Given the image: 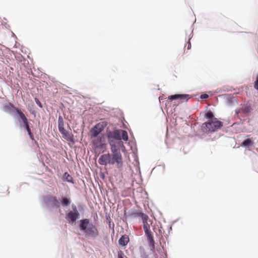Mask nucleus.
Listing matches in <instances>:
<instances>
[{
	"instance_id": "obj_1",
	"label": "nucleus",
	"mask_w": 258,
	"mask_h": 258,
	"mask_svg": "<svg viewBox=\"0 0 258 258\" xmlns=\"http://www.w3.org/2000/svg\"><path fill=\"white\" fill-rule=\"evenodd\" d=\"M205 117L208 120L207 122L203 123L201 126L202 131L206 134H209L216 132L221 128L223 123L216 118L211 110H208L205 114Z\"/></svg>"
},
{
	"instance_id": "obj_7",
	"label": "nucleus",
	"mask_w": 258,
	"mask_h": 258,
	"mask_svg": "<svg viewBox=\"0 0 258 258\" xmlns=\"http://www.w3.org/2000/svg\"><path fill=\"white\" fill-rule=\"evenodd\" d=\"M110 146L111 155L116 159L123 164V160L121 154L120 153V149L124 148V146L122 142H118L116 144H109Z\"/></svg>"
},
{
	"instance_id": "obj_29",
	"label": "nucleus",
	"mask_w": 258,
	"mask_h": 258,
	"mask_svg": "<svg viewBox=\"0 0 258 258\" xmlns=\"http://www.w3.org/2000/svg\"><path fill=\"white\" fill-rule=\"evenodd\" d=\"M35 102L36 104L40 108H42L43 107V105H42V103L40 102V101L39 100V99L38 98H35Z\"/></svg>"
},
{
	"instance_id": "obj_25",
	"label": "nucleus",
	"mask_w": 258,
	"mask_h": 258,
	"mask_svg": "<svg viewBox=\"0 0 258 258\" xmlns=\"http://www.w3.org/2000/svg\"><path fill=\"white\" fill-rule=\"evenodd\" d=\"M168 99L170 101H173L177 99V94L169 96Z\"/></svg>"
},
{
	"instance_id": "obj_2",
	"label": "nucleus",
	"mask_w": 258,
	"mask_h": 258,
	"mask_svg": "<svg viewBox=\"0 0 258 258\" xmlns=\"http://www.w3.org/2000/svg\"><path fill=\"white\" fill-rule=\"evenodd\" d=\"M78 227L86 237L96 238L99 236V231L91 220L83 218L78 221Z\"/></svg>"
},
{
	"instance_id": "obj_3",
	"label": "nucleus",
	"mask_w": 258,
	"mask_h": 258,
	"mask_svg": "<svg viewBox=\"0 0 258 258\" xmlns=\"http://www.w3.org/2000/svg\"><path fill=\"white\" fill-rule=\"evenodd\" d=\"M106 136L109 144L117 143L116 141L122 142L121 140L127 141L128 136L127 132L121 129H118L114 127L112 131L109 127L106 130Z\"/></svg>"
},
{
	"instance_id": "obj_37",
	"label": "nucleus",
	"mask_w": 258,
	"mask_h": 258,
	"mask_svg": "<svg viewBox=\"0 0 258 258\" xmlns=\"http://www.w3.org/2000/svg\"><path fill=\"white\" fill-rule=\"evenodd\" d=\"M109 227H111V224H110V222H109Z\"/></svg>"
},
{
	"instance_id": "obj_36",
	"label": "nucleus",
	"mask_w": 258,
	"mask_h": 258,
	"mask_svg": "<svg viewBox=\"0 0 258 258\" xmlns=\"http://www.w3.org/2000/svg\"><path fill=\"white\" fill-rule=\"evenodd\" d=\"M172 230V225H171L169 228V231L170 230Z\"/></svg>"
},
{
	"instance_id": "obj_20",
	"label": "nucleus",
	"mask_w": 258,
	"mask_h": 258,
	"mask_svg": "<svg viewBox=\"0 0 258 258\" xmlns=\"http://www.w3.org/2000/svg\"><path fill=\"white\" fill-rule=\"evenodd\" d=\"M140 254L141 258H150L149 255L147 254L144 248L140 246L139 248Z\"/></svg>"
},
{
	"instance_id": "obj_17",
	"label": "nucleus",
	"mask_w": 258,
	"mask_h": 258,
	"mask_svg": "<svg viewBox=\"0 0 258 258\" xmlns=\"http://www.w3.org/2000/svg\"><path fill=\"white\" fill-rule=\"evenodd\" d=\"M251 110L252 108L251 105L248 103L244 104L241 108V111L244 114L249 113Z\"/></svg>"
},
{
	"instance_id": "obj_28",
	"label": "nucleus",
	"mask_w": 258,
	"mask_h": 258,
	"mask_svg": "<svg viewBox=\"0 0 258 258\" xmlns=\"http://www.w3.org/2000/svg\"><path fill=\"white\" fill-rule=\"evenodd\" d=\"M209 97L208 94L206 93H203L200 95V98L201 99H207Z\"/></svg>"
},
{
	"instance_id": "obj_38",
	"label": "nucleus",
	"mask_w": 258,
	"mask_h": 258,
	"mask_svg": "<svg viewBox=\"0 0 258 258\" xmlns=\"http://www.w3.org/2000/svg\"><path fill=\"white\" fill-rule=\"evenodd\" d=\"M112 226H113V228L114 227V224H112Z\"/></svg>"
},
{
	"instance_id": "obj_31",
	"label": "nucleus",
	"mask_w": 258,
	"mask_h": 258,
	"mask_svg": "<svg viewBox=\"0 0 258 258\" xmlns=\"http://www.w3.org/2000/svg\"><path fill=\"white\" fill-rule=\"evenodd\" d=\"M117 257L118 258H124V255L123 252L121 250H119L118 252Z\"/></svg>"
},
{
	"instance_id": "obj_8",
	"label": "nucleus",
	"mask_w": 258,
	"mask_h": 258,
	"mask_svg": "<svg viewBox=\"0 0 258 258\" xmlns=\"http://www.w3.org/2000/svg\"><path fill=\"white\" fill-rule=\"evenodd\" d=\"M58 129L64 139L74 142V135L64 128L63 119L60 115L59 116L58 119Z\"/></svg>"
},
{
	"instance_id": "obj_23",
	"label": "nucleus",
	"mask_w": 258,
	"mask_h": 258,
	"mask_svg": "<svg viewBox=\"0 0 258 258\" xmlns=\"http://www.w3.org/2000/svg\"><path fill=\"white\" fill-rule=\"evenodd\" d=\"M147 238L149 243L150 246H154L155 244V241L154 240L153 235L148 236L147 237Z\"/></svg>"
},
{
	"instance_id": "obj_16",
	"label": "nucleus",
	"mask_w": 258,
	"mask_h": 258,
	"mask_svg": "<svg viewBox=\"0 0 258 258\" xmlns=\"http://www.w3.org/2000/svg\"><path fill=\"white\" fill-rule=\"evenodd\" d=\"M226 97L227 104L229 106L234 105V97L231 94L224 95Z\"/></svg>"
},
{
	"instance_id": "obj_33",
	"label": "nucleus",
	"mask_w": 258,
	"mask_h": 258,
	"mask_svg": "<svg viewBox=\"0 0 258 258\" xmlns=\"http://www.w3.org/2000/svg\"><path fill=\"white\" fill-rule=\"evenodd\" d=\"M100 176L101 178H102V179H104V178H105V174L103 172L100 173Z\"/></svg>"
},
{
	"instance_id": "obj_22",
	"label": "nucleus",
	"mask_w": 258,
	"mask_h": 258,
	"mask_svg": "<svg viewBox=\"0 0 258 258\" xmlns=\"http://www.w3.org/2000/svg\"><path fill=\"white\" fill-rule=\"evenodd\" d=\"M139 217H140L142 219L143 222L149 220L148 216L142 212H140Z\"/></svg>"
},
{
	"instance_id": "obj_19",
	"label": "nucleus",
	"mask_w": 258,
	"mask_h": 258,
	"mask_svg": "<svg viewBox=\"0 0 258 258\" xmlns=\"http://www.w3.org/2000/svg\"><path fill=\"white\" fill-rule=\"evenodd\" d=\"M140 212H137L135 211H130L127 215L125 213L124 216L126 217H130L133 219H135L139 216Z\"/></svg>"
},
{
	"instance_id": "obj_15",
	"label": "nucleus",
	"mask_w": 258,
	"mask_h": 258,
	"mask_svg": "<svg viewBox=\"0 0 258 258\" xmlns=\"http://www.w3.org/2000/svg\"><path fill=\"white\" fill-rule=\"evenodd\" d=\"M254 142L252 139L247 138L244 139L241 144V146L245 148H249L253 145Z\"/></svg>"
},
{
	"instance_id": "obj_4",
	"label": "nucleus",
	"mask_w": 258,
	"mask_h": 258,
	"mask_svg": "<svg viewBox=\"0 0 258 258\" xmlns=\"http://www.w3.org/2000/svg\"><path fill=\"white\" fill-rule=\"evenodd\" d=\"M98 163L101 165H113L116 164V168H121L123 164L116 159L111 154L108 153L101 155L98 160Z\"/></svg>"
},
{
	"instance_id": "obj_14",
	"label": "nucleus",
	"mask_w": 258,
	"mask_h": 258,
	"mask_svg": "<svg viewBox=\"0 0 258 258\" xmlns=\"http://www.w3.org/2000/svg\"><path fill=\"white\" fill-rule=\"evenodd\" d=\"M130 241L128 235L124 234L121 235L118 240V244L121 247H125Z\"/></svg>"
},
{
	"instance_id": "obj_9",
	"label": "nucleus",
	"mask_w": 258,
	"mask_h": 258,
	"mask_svg": "<svg viewBox=\"0 0 258 258\" xmlns=\"http://www.w3.org/2000/svg\"><path fill=\"white\" fill-rule=\"evenodd\" d=\"M108 124V122L106 120H103L96 123L90 130V138H95L100 136V134L104 130Z\"/></svg>"
},
{
	"instance_id": "obj_30",
	"label": "nucleus",
	"mask_w": 258,
	"mask_h": 258,
	"mask_svg": "<svg viewBox=\"0 0 258 258\" xmlns=\"http://www.w3.org/2000/svg\"><path fill=\"white\" fill-rule=\"evenodd\" d=\"M144 231H145V234L147 237L152 235L150 229L146 230H144Z\"/></svg>"
},
{
	"instance_id": "obj_13",
	"label": "nucleus",
	"mask_w": 258,
	"mask_h": 258,
	"mask_svg": "<svg viewBox=\"0 0 258 258\" xmlns=\"http://www.w3.org/2000/svg\"><path fill=\"white\" fill-rule=\"evenodd\" d=\"M58 201L60 206H61L63 207H68L71 204V199L68 196L61 197Z\"/></svg>"
},
{
	"instance_id": "obj_34",
	"label": "nucleus",
	"mask_w": 258,
	"mask_h": 258,
	"mask_svg": "<svg viewBox=\"0 0 258 258\" xmlns=\"http://www.w3.org/2000/svg\"><path fill=\"white\" fill-rule=\"evenodd\" d=\"M240 111H241V110H240V109H236V110H235V114H236V115H238V114L240 113Z\"/></svg>"
},
{
	"instance_id": "obj_11",
	"label": "nucleus",
	"mask_w": 258,
	"mask_h": 258,
	"mask_svg": "<svg viewBox=\"0 0 258 258\" xmlns=\"http://www.w3.org/2000/svg\"><path fill=\"white\" fill-rule=\"evenodd\" d=\"M80 217V213L74 212L71 211H67L66 212L65 219L68 223L71 225H76L77 221Z\"/></svg>"
},
{
	"instance_id": "obj_35",
	"label": "nucleus",
	"mask_w": 258,
	"mask_h": 258,
	"mask_svg": "<svg viewBox=\"0 0 258 258\" xmlns=\"http://www.w3.org/2000/svg\"><path fill=\"white\" fill-rule=\"evenodd\" d=\"M191 48V43L190 42H188L187 49H189Z\"/></svg>"
},
{
	"instance_id": "obj_18",
	"label": "nucleus",
	"mask_w": 258,
	"mask_h": 258,
	"mask_svg": "<svg viewBox=\"0 0 258 258\" xmlns=\"http://www.w3.org/2000/svg\"><path fill=\"white\" fill-rule=\"evenodd\" d=\"M63 179L64 181H66L68 182L72 183H74V180H73V177L67 172H66L63 173Z\"/></svg>"
},
{
	"instance_id": "obj_10",
	"label": "nucleus",
	"mask_w": 258,
	"mask_h": 258,
	"mask_svg": "<svg viewBox=\"0 0 258 258\" xmlns=\"http://www.w3.org/2000/svg\"><path fill=\"white\" fill-rule=\"evenodd\" d=\"M91 143L92 144V148L95 151L97 150H104L107 147V144L105 143V139L102 134L101 136L95 137L91 141Z\"/></svg>"
},
{
	"instance_id": "obj_27",
	"label": "nucleus",
	"mask_w": 258,
	"mask_h": 258,
	"mask_svg": "<svg viewBox=\"0 0 258 258\" xmlns=\"http://www.w3.org/2000/svg\"><path fill=\"white\" fill-rule=\"evenodd\" d=\"M71 207H72V210H71V211L79 213V211L78 210L77 206H76L74 204H73L71 205Z\"/></svg>"
},
{
	"instance_id": "obj_12",
	"label": "nucleus",
	"mask_w": 258,
	"mask_h": 258,
	"mask_svg": "<svg viewBox=\"0 0 258 258\" xmlns=\"http://www.w3.org/2000/svg\"><path fill=\"white\" fill-rule=\"evenodd\" d=\"M3 111L10 114H12L13 112L16 113L18 115L19 117H20V113H24L20 109L15 107L11 103L6 104L4 107Z\"/></svg>"
},
{
	"instance_id": "obj_5",
	"label": "nucleus",
	"mask_w": 258,
	"mask_h": 258,
	"mask_svg": "<svg viewBox=\"0 0 258 258\" xmlns=\"http://www.w3.org/2000/svg\"><path fill=\"white\" fill-rule=\"evenodd\" d=\"M19 122L20 128L24 129L27 132L30 139L32 141H35L34 135L32 132L30 123L29 122L27 118L24 113H20V117L18 118Z\"/></svg>"
},
{
	"instance_id": "obj_24",
	"label": "nucleus",
	"mask_w": 258,
	"mask_h": 258,
	"mask_svg": "<svg viewBox=\"0 0 258 258\" xmlns=\"http://www.w3.org/2000/svg\"><path fill=\"white\" fill-rule=\"evenodd\" d=\"M143 223L144 230L150 229V225L148 223V221H145Z\"/></svg>"
},
{
	"instance_id": "obj_32",
	"label": "nucleus",
	"mask_w": 258,
	"mask_h": 258,
	"mask_svg": "<svg viewBox=\"0 0 258 258\" xmlns=\"http://www.w3.org/2000/svg\"><path fill=\"white\" fill-rule=\"evenodd\" d=\"M254 88L258 90V76L256 77V81L254 82Z\"/></svg>"
},
{
	"instance_id": "obj_26",
	"label": "nucleus",
	"mask_w": 258,
	"mask_h": 258,
	"mask_svg": "<svg viewBox=\"0 0 258 258\" xmlns=\"http://www.w3.org/2000/svg\"><path fill=\"white\" fill-rule=\"evenodd\" d=\"M78 210L79 211V213H81L82 212L84 211V206L83 205H81L80 204H79L77 206Z\"/></svg>"
},
{
	"instance_id": "obj_6",
	"label": "nucleus",
	"mask_w": 258,
	"mask_h": 258,
	"mask_svg": "<svg viewBox=\"0 0 258 258\" xmlns=\"http://www.w3.org/2000/svg\"><path fill=\"white\" fill-rule=\"evenodd\" d=\"M43 201L49 211H52L55 208H60L59 201L56 197L49 195L44 196L43 197Z\"/></svg>"
},
{
	"instance_id": "obj_21",
	"label": "nucleus",
	"mask_w": 258,
	"mask_h": 258,
	"mask_svg": "<svg viewBox=\"0 0 258 258\" xmlns=\"http://www.w3.org/2000/svg\"><path fill=\"white\" fill-rule=\"evenodd\" d=\"M177 99H186V101H187L189 98V95L185 94H177Z\"/></svg>"
}]
</instances>
